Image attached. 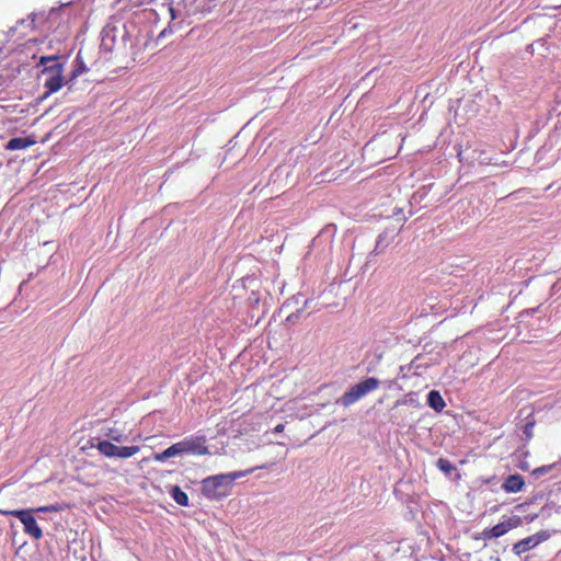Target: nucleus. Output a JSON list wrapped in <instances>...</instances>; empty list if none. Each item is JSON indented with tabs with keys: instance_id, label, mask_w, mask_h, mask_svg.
<instances>
[{
	"instance_id": "nucleus-1",
	"label": "nucleus",
	"mask_w": 561,
	"mask_h": 561,
	"mask_svg": "<svg viewBox=\"0 0 561 561\" xmlns=\"http://www.w3.org/2000/svg\"><path fill=\"white\" fill-rule=\"evenodd\" d=\"M254 469L244 471H233L229 473H220L205 478L202 481V493L210 500H218L225 497L229 493L232 483L242 477L251 473Z\"/></svg>"
},
{
	"instance_id": "nucleus-2",
	"label": "nucleus",
	"mask_w": 561,
	"mask_h": 561,
	"mask_svg": "<svg viewBox=\"0 0 561 561\" xmlns=\"http://www.w3.org/2000/svg\"><path fill=\"white\" fill-rule=\"evenodd\" d=\"M380 386V380L375 377H368L354 386H352L344 394L337 400L343 407L348 408L356 403L358 400L375 391Z\"/></svg>"
},
{
	"instance_id": "nucleus-3",
	"label": "nucleus",
	"mask_w": 561,
	"mask_h": 561,
	"mask_svg": "<svg viewBox=\"0 0 561 561\" xmlns=\"http://www.w3.org/2000/svg\"><path fill=\"white\" fill-rule=\"evenodd\" d=\"M62 71L64 65L60 62L44 67L42 75L44 77V88L46 89L45 96L57 92L65 83L69 82L64 80Z\"/></svg>"
},
{
	"instance_id": "nucleus-4",
	"label": "nucleus",
	"mask_w": 561,
	"mask_h": 561,
	"mask_svg": "<svg viewBox=\"0 0 561 561\" xmlns=\"http://www.w3.org/2000/svg\"><path fill=\"white\" fill-rule=\"evenodd\" d=\"M34 510H12L2 511L3 515L14 516L20 519L24 526V533L31 536L33 539L38 540L43 537V531L37 525L35 517L33 516Z\"/></svg>"
},
{
	"instance_id": "nucleus-5",
	"label": "nucleus",
	"mask_w": 561,
	"mask_h": 561,
	"mask_svg": "<svg viewBox=\"0 0 561 561\" xmlns=\"http://www.w3.org/2000/svg\"><path fill=\"white\" fill-rule=\"evenodd\" d=\"M550 537V534L547 530H540L527 538H524L519 541H517L513 546V551L515 554L520 556L535 547H537L539 543L546 541Z\"/></svg>"
},
{
	"instance_id": "nucleus-6",
	"label": "nucleus",
	"mask_w": 561,
	"mask_h": 561,
	"mask_svg": "<svg viewBox=\"0 0 561 561\" xmlns=\"http://www.w3.org/2000/svg\"><path fill=\"white\" fill-rule=\"evenodd\" d=\"M183 454L209 455L205 436H188L181 440Z\"/></svg>"
},
{
	"instance_id": "nucleus-7",
	"label": "nucleus",
	"mask_w": 561,
	"mask_h": 561,
	"mask_svg": "<svg viewBox=\"0 0 561 561\" xmlns=\"http://www.w3.org/2000/svg\"><path fill=\"white\" fill-rule=\"evenodd\" d=\"M520 524V518L517 516H514L513 518H508L507 520L501 522L496 524L495 526L485 529L483 531L484 538L486 539H493V538H500L504 536L506 533H508L511 529L516 528Z\"/></svg>"
},
{
	"instance_id": "nucleus-8",
	"label": "nucleus",
	"mask_w": 561,
	"mask_h": 561,
	"mask_svg": "<svg viewBox=\"0 0 561 561\" xmlns=\"http://www.w3.org/2000/svg\"><path fill=\"white\" fill-rule=\"evenodd\" d=\"M93 440L96 443H92L91 447L96 448L104 457L115 458L118 446L114 445L113 442L101 438H94Z\"/></svg>"
},
{
	"instance_id": "nucleus-9",
	"label": "nucleus",
	"mask_w": 561,
	"mask_h": 561,
	"mask_svg": "<svg viewBox=\"0 0 561 561\" xmlns=\"http://www.w3.org/2000/svg\"><path fill=\"white\" fill-rule=\"evenodd\" d=\"M524 484L525 482L520 474H511L504 480L502 488L508 493H516L523 489Z\"/></svg>"
},
{
	"instance_id": "nucleus-10",
	"label": "nucleus",
	"mask_w": 561,
	"mask_h": 561,
	"mask_svg": "<svg viewBox=\"0 0 561 561\" xmlns=\"http://www.w3.org/2000/svg\"><path fill=\"white\" fill-rule=\"evenodd\" d=\"M180 455H183L181 442L171 445L170 447L164 449L162 453L156 454L154 460L163 462L172 457H176Z\"/></svg>"
},
{
	"instance_id": "nucleus-11",
	"label": "nucleus",
	"mask_w": 561,
	"mask_h": 561,
	"mask_svg": "<svg viewBox=\"0 0 561 561\" xmlns=\"http://www.w3.org/2000/svg\"><path fill=\"white\" fill-rule=\"evenodd\" d=\"M35 144V140L28 138V137H14L11 138L8 144L5 145L7 150H23L26 149Z\"/></svg>"
},
{
	"instance_id": "nucleus-12",
	"label": "nucleus",
	"mask_w": 561,
	"mask_h": 561,
	"mask_svg": "<svg viewBox=\"0 0 561 561\" xmlns=\"http://www.w3.org/2000/svg\"><path fill=\"white\" fill-rule=\"evenodd\" d=\"M427 404L436 412L443 411L446 407V403L440 396L439 391L431 390L427 394Z\"/></svg>"
},
{
	"instance_id": "nucleus-13",
	"label": "nucleus",
	"mask_w": 561,
	"mask_h": 561,
	"mask_svg": "<svg viewBox=\"0 0 561 561\" xmlns=\"http://www.w3.org/2000/svg\"><path fill=\"white\" fill-rule=\"evenodd\" d=\"M170 495L176 504L188 506V496L179 485L171 486Z\"/></svg>"
},
{
	"instance_id": "nucleus-14",
	"label": "nucleus",
	"mask_w": 561,
	"mask_h": 561,
	"mask_svg": "<svg viewBox=\"0 0 561 561\" xmlns=\"http://www.w3.org/2000/svg\"><path fill=\"white\" fill-rule=\"evenodd\" d=\"M105 440L122 443L126 440L127 436L118 428L108 427L104 428Z\"/></svg>"
},
{
	"instance_id": "nucleus-15",
	"label": "nucleus",
	"mask_w": 561,
	"mask_h": 561,
	"mask_svg": "<svg viewBox=\"0 0 561 561\" xmlns=\"http://www.w3.org/2000/svg\"><path fill=\"white\" fill-rule=\"evenodd\" d=\"M140 450L139 446H118V451H116L115 458H129L134 455L138 454Z\"/></svg>"
},
{
	"instance_id": "nucleus-16",
	"label": "nucleus",
	"mask_w": 561,
	"mask_h": 561,
	"mask_svg": "<svg viewBox=\"0 0 561 561\" xmlns=\"http://www.w3.org/2000/svg\"><path fill=\"white\" fill-rule=\"evenodd\" d=\"M437 467L440 471L450 474L453 471L456 470V467L448 460L444 458H439L437 460Z\"/></svg>"
},
{
	"instance_id": "nucleus-17",
	"label": "nucleus",
	"mask_w": 561,
	"mask_h": 561,
	"mask_svg": "<svg viewBox=\"0 0 561 561\" xmlns=\"http://www.w3.org/2000/svg\"><path fill=\"white\" fill-rule=\"evenodd\" d=\"M554 467H556V463L541 466V467H538L535 470H533L531 474L535 477H540L542 474H546V473H549L550 471H552V469Z\"/></svg>"
},
{
	"instance_id": "nucleus-18",
	"label": "nucleus",
	"mask_w": 561,
	"mask_h": 561,
	"mask_svg": "<svg viewBox=\"0 0 561 561\" xmlns=\"http://www.w3.org/2000/svg\"><path fill=\"white\" fill-rule=\"evenodd\" d=\"M37 14L32 13L26 20H21L18 22V25H25L26 27L33 30L34 28V22Z\"/></svg>"
},
{
	"instance_id": "nucleus-19",
	"label": "nucleus",
	"mask_w": 561,
	"mask_h": 561,
	"mask_svg": "<svg viewBox=\"0 0 561 561\" xmlns=\"http://www.w3.org/2000/svg\"><path fill=\"white\" fill-rule=\"evenodd\" d=\"M59 507L56 505H48V506H41L34 510V512H44V513H51V512H58Z\"/></svg>"
},
{
	"instance_id": "nucleus-20",
	"label": "nucleus",
	"mask_w": 561,
	"mask_h": 561,
	"mask_svg": "<svg viewBox=\"0 0 561 561\" xmlns=\"http://www.w3.org/2000/svg\"><path fill=\"white\" fill-rule=\"evenodd\" d=\"M58 58H59V56H57V55H54V56H43V57H41V59H39V65H44V66H45V65H46V64H48V62H54V64H56V60H57Z\"/></svg>"
},
{
	"instance_id": "nucleus-21",
	"label": "nucleus",
	"mask_w": 561,
	"mask_h": 561,
	"mask_svg": "<svg viewBox=\"0 0 561 561\" xmlns=\"http://www.w3.org/2000/svg\"><path fill=\"white\" fill-rule=\"evenodd\" d=\"M82 71H83V68H77V69H75V70L72 71V73H71V77H70L69 81L75 80L78 76H80V75L82 73Z\"/></svg>"
},
{
	"instance_id": "nucleus-22",
	"label": "nucleus",
	"mask_w": 561,
	"mask_h": 561,
	"mask_svg": "<svg viewBox=\"0 0 561 561\" xmlns=\"http://www.w3.org/2000/svg\"><path fill=\"white\" fill-rule=\"evenodd\" d=\"M82 71H83V68H77V69H75V70L72 71V73H71V77H70L69 81L75 80L78 76H80V75L82 73Z\"/></svg>"
},
{
	"instance_id": "nucleus-23",
	"label": "nucleus",
	"mask_w": 561,
	"mask_h": 561,
	"mask_svg": "<svg viewBox=\"0 0 561 561\" xmlns=\"http://www.w3.org/2000/svg\"><path fill=\"white\" fill-rule=\"evenodd\" d=\"M533 425H534L533 423H528V424L526 425V427H525V432H524V433H525L528 437H530V436H531V428H533Z\"/></svg>"
},
{
	"instance_id": "nucleus-24",
	"label": "nucleus",
	"mask_w": 561,
	"mask_h": 561,
	"mask_svg": "<svg viewBox=\"0 0 561 561\" xmlns=\"http://www.w3.org/2000/svg\"><path fill=\"white\" fill-rule=\"evenodd\" d=\"M169 11H170L171 19L172 20L176 19L175 10L172 7L169 8Z\"/></svg>"
},
{
	"instance_id": "nucleus-25",
	"label": "nucleus",
	"mask_w": 561,
	"mask_h": 561,
	"mask_svg": "<svg viewBox=\"0 0 561 561\" xmlns=\"http://www.w3.org/2000/svg\"><path fill=\"white\" fill-rule=\"evenodd\" d=\"M108 36H110V31L105 30V31H104V36H103V38H102L103 45H105V41H106V38H107Z\"/></svg>"
},
{
	"instance_id": "nucleus-26",
	"label": "nucleus",
	"mask_w": 561,
	"mask_h": 561,
	"mask_svg": "<svg viewBox=\"0 0 561 561\" xmlns=\"http://www.w3.org/2000/svg\"><path fill=\"white\" fill-rule=\"evenodd\" d=\"M284 430V425L283 424H278L276 427H275V431L276 432H282Z\"/></svg>"
},
{
	"instance_id": "nucleus-27",
	"label": "nucleus",
	"mask_w": 561,
	"mask_h": 561,
	"mask_svg": "<svg viewBox=\"0 0 561 561\" xmlns=\"http://www.w3.org/2000/svg\"><path fill=\"white\" fill-rule=\"evenodd\" d=\"M167 32H168V30H167V28H165V30H163V31L160 33V35H159V36H160V37H161V36H167Z\"/></svg>"
},
{
	"instance_id": "nucleus-28",
	"label": "nucleus",
	"mask_w": 561,
	"mask_h": 561,
	"mask_svg": "<svg viewBox=\"0 0 561 561\" xmlns=\"http://www.w3.org/2000/svg\"><path fill=\"white\" fill-rule=\"evenodd\" d=\"M11 31H13V32L18 31V25L15 27L11 28Z\"/></svg>"
}]
</instances>
